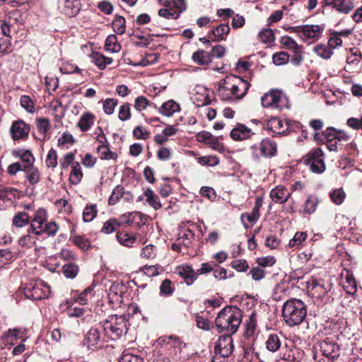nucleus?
I'll return each mask as SVG.
<instances>
[{
	"label": "nucleus",
	"instance_id": "obj_1",
	"mask_svg": "<svg viewBox=\"0 0 362 362\" xmlns=\"http://www.w3.org/2000/svg\"><path fill=\"white\" fill-rule=\"evenodd\" d=\"M250 84L240 76H226L218 83L217 94L222 100L237 101L247 93Z\"/></svg>",
	"mask_w": 362,
	"mask_h": 362
},
{
	"label": "nucleus",
	"instance_id": "obj_2",
	"mask_svg": "<svg viewBox=\"0 0 362 362\" xmlns=\"http://www.w3.org/2000/svg\"><path fill=\"white\" fill-rule=\"evenodd\" d=\"M242 311L236 306H226L218 314L215 324L218 332L235 334L242 321Z\"/></svg>",
	"mask_w": 362,
	"mask_h": 362
},
{
	"label": "nucleus",
	"instance_id": "obj_3",
	"mask_svg": "<svg viewBox=\"0 0 362 362\" xmlns=\"http://www.w3.org/2000/svg\"><path fill=\"white\" fill-rule=\"evenodd\" d=\"M307 315L306 305L300 299L291 298L286 300L282 308V316L289 327L300 325Z\"/></svg>",
	"mask_w": 362,
	"mask_h": 362
},
{
	"label": "nucleus",
	"instance_id": "obj_4",
	"mask_svg": "<svg viewBox=\"0 0 362 362\" xmlns=\"http://www.w3.org/2000/svg\"><path fill=\"white\" fill-rule=\"evenodd\" d=\"M315 349L317 351L313 358L318 362L334 361L341 353V347L335 336L326 337L318 343Z\"/></svg>",
	"mask_w": 362,
	"mask_h": 362
},
{
	"label": "nucleus",
	"instance_id": "obj_5",
	"mask_svg": "<svg viewBox=\"0 0 362 362\" xmlns=\"http://www.w3.org/2000/svg\"><path fill=\"white\" fill-rule=\"evenodd\" d=\"M100 325L104 335L112 340L119 339L127 331L125 317L123 315H110Z\"/></svg>",
	"mask_w": 362,
	"mask_h": 362
},
{
	"label": "nucleus",
	"instance_id": "obj_6",
	"mask_svg": "<svg viewBox=\"0 0 362 362\" xmlns=\"http://www.w3.org/2000/svg\"><path fill=\"white\" fill-rule=\"evenodd\" d=\"M252 159L257 162L260 158H271L277 154V145L276 141L270 138L266 137L259 142L254 143L249 147Z\"/></svg>",
	"mask_w": 362,
	"mask_h": 362
},
{
	"label": "nucleus",
	"instance_id": "obj_7",
	"mask_svg": "<svg viewBox=\"0 0 362 362\" xmlns=\"http://www.w3.org/2000/svg\"><path fill=\"white\" fill-rule=\"evenodd\" d=\"M262 105L264 108L281 110L288 108L289 100L287 96L277 89H273L264 94L261 98Z\"/></svg>",
	"mask_w": 362,
	"mask_h": 362
},
{
	"label": "nucleus",
	"instance_id": "obj_8",
	"mask_svg": "<svg viewBox=\"0 0 362 362\" xmlns=\"http://www.w3.org/2000/svg\"><path fill=\"white\" fill-rule=\"evenodd\" d=\"M232 334H225L219 337L214 346L211 362H225L233 352L234 344Z\"/></svg>",
	"mask_w": 362,
	"mask_h": 362
},
{
	"label": "nucleus",
	"instance_id": "obj_9",
	"mask_svg": "<svg viewBox=\"0 0 362 362\" xmlns=\"http://www.w3.org/2000/svg\"><path fill=\"white\" fill-rule=\"evenodd\" d=\"M302 161L314 173H322L326 169L324 153L320 148L310 151L303 157Z\"/></svg>",
	"mask_w": 362,
	"mask_h": 362
},
{
	"label": "nucleus",
	"instance_id": "obj_10",
	"mask_svg": "<svg viewBox=\"0 0 362 362\" xmlns=\"http://www.w3.org/2000/svg\"><path fill=\"white\" fill-rule=\"evenodd\" d=\"M159 344H165L168 354L173 361H177L180 358L181 350L185 344L182 341L180 337L171 335L169 337H163L158 339Z\"/></svg>",
	"mask_w": 362,
	"mask_h": 362
},
{
	"label": "nucleus",
	"instance_id": "obj_11",
	"mask_svg": "<svg viewBox=\"0 0 362 362\" xmlns=\"http://www.w3.org/2000/svg\"><path fill=\"white\" fill-rule=\"evenodd\" d=\"M49 286L40 281L30 284L24 288V294L26 298L33 300H40L48 296Z\"/></svg>",
	"mask_w": 362,
	"mask_h": 362
},
{
	"label": "nucleus",
	"instance_id": "obj_12",
	"mask_svg": "<svg viewBox=\"0 0 362 362\" xmlns=\"http://www.w3.org/2000/svg\"><path fill=\"white\" fill-rule=\"evenodd\" d=\"M103 329L100 325L95 327H91L86 335V341L89 349L95 350L102 346L103 337L101 332Z\"/></svg>",
	"mask_w": 362,
	"mask_h": 362
},
{
	"label": "nucleus",
	"instance_id": "obj_13",
	"mask_svg": "<svg viewBox=\"0 0 362 362\" xmlns=\"http://www.w3.org/2000/svg\"><path fill=\"white\" fill-rule=\"evenodd\" d=\"M29 131V126L21 119L14 121L10 129L11 137L14 141L28 137Z\"/></svg>",
	"mask_w": 362,
	"mask_h": 362
},
{
	"label": "nucleus",
	"instance_id": "obj_14",
	"mask_svg": "<svg viewBox=\"0 0 362 362\" xmlns=\"http://www.w3.org/2000/svg\"><path fill=\"white\" fill-rule=\"evenodd\" d=\"M230 135L231 138L235 141H242L247 139H253L255 141L259 140L255 133L252 132L250 129L242 124H238L233 129Z\"/></svg>",
	"mask_w": 362,
	"mask_h": 362
},
{
	"label": "nucleus",
	"instance_id": "obj_15",
	"mask_svg": "<svg viewBox=\"0 0 362 362\" xmlns=\"http://www.w3.org/2000/svg\"><path fill=\"white\" fill-rule=\"evenodd\" d=\"M288 124L284 120L273 117L267 123L266 129L273 133L272 136L281 135L288 131Z\"/></svg>",
	"mask_w": 362,
	"mask_h": 362
},
{
	"label": "nucleus",
	"instance_id": "obj_16",
	"mask_svg": "<svg viewBox=\"0 0 362 362\" xmlns=\"http://www.w3.org/2000/svg\"><path fill=\"white\" fill-rule=\"evenodd\" d=\"M323 30L324 28L318 25H305L303 28V35H300V37L305 41L308 40L315 41L320 37Z\"/></svg>",
	"mask_w": 362,
	"mask_h": 362
},
{
	"label": "nucleus",
	"instance_id": "obj_17",
	"mask_svg": "<svg viewBox=\"0 0 362 362\" xmlns=\"http://www.w3.org/2000/svg\"><path fill=\"white\" fill-rule=\"evenodd\" d=\"M47 218V211L44 209H37L33 219L31 220L29 233H34L36 235V232H38L43 227Z\"/></svg>",
	"mask_w": 362,
	"mask_h": 362
},
{
	"label": "nucleus",
	"instance_id": "obj_18",
	"mask_svg": "<svg viewBox=\"0 0 362 362\" xmlns=\"http://www.w3.org/2000/svg\"><path fill=\"white\" fill-rule=\"evenodd\" d=\"M263 199L262 197H258L255 199V204L254 207L252 208V212L250 214L249 213H244L241 215V221L244 224V226L245 228H247L248 226L244 223L245 218L247 220L248 222L251 223H255L259 218V210L260 208L262 206Z\"/></svg>",
	"mask_w": 362,
	"mask_h": 362
},
{
	"label": "nucleus",
	"instance_id": "obj_19",
	"mask_svg": "<svg viewBox=\"0 0 362 362\" xmlns=\"http://www.w3.org/2000/svg\"><path fill=\"white\" fill-rule=\"evenodd\" d=\"M326 5L332 6L338 11L349 13L354 7V0H325Z\"/></svg>",
	"mask_w": 362,
	"mask_h": 362
},
{
	"label": "nucleus",
	"instance_id": "obj_20",
	"mask_svg": "<svg viewBox=\"0 0 362 362\" xmlns=\"http://www.w3.org/2000/svg\"><path fill=\"white\" fill-rule=\"evenodd\" d=\"M177 274L184 279L185 283L190 286L197 279V274L189 265H182L177 269Z\"/></svg>",
	"mask_w": 362,
	"mask_h": 362
},
{
	"label": "nucleus",
	"instance_id": "obj_21",
	"mask_svg": "<svg viewBox=\"0 0 362 362\" xmlns=\"http://www.w3.org/2000/svg\"><path fill=\"white\" fill-rule=\"evenodd\" d=\"M291 193L283 186H276L270 192V197L276 203H285L289 198Z\"/></svg>",
	"mask_w": 362,
	"mask_h": 362
},
{
	"label": "nucleus",
	"instance_id": "obj_22",
	"mask_svg": "<svg viewBox=\"0 0 362 362\" xmlns=\"http://www.w3.org/2000/svg\"><path fill=\"white\" fill-rule=\"evenodd\" d=\"M80 0H63L61 3L62 12L69 17L74 16L79 11Z\"/></svg>",
	"mask_w": 362,
	"mask_h": 362
},
{
	"label": "nucleus",
	"instance_id": "obj_23",
	"mask_svg": "<svg viewBox=\"0 0 362 362\" xmlns=\"http://www.w3.org/2000/svg\"><path fill=\"white\" fill-rule=\"evenodd\" d=\"M180 110V105L173 100H169L163 103L160 107H158V112L168 117H172L174 113Z\"/></svg>",
	"mask_w": 362,
	"mask_h": 362
},
{
	"label": "nucleus",
	"instance_id": "obj_24",
	"mask_svg": "<svg viewBox=\"0 0 362 362\" xmlns=\"http://www.w3.org/2000/svg\"><path fill=\"white\" fill-rule=\"evenodd\" d=\"M230 32V27L228 23L221 24L214 28L209 35L213 41L226 40Z\"/></svg>",
	"mask_w": 362,
	"mask_h": 362
},
{
	"label": "nucleus",
	"instance_id": "obj_25",
	"mask_svg": "<svg viewBox=\"0 0 362 362\" xmlns=\"http://www.w3.org/2000/svg\"><path fill=\"white\" fill-rule=\"evenodd\" d=\"M116 239L120 245L127 247H133V245L137 240V238L134 233H127L124 230L117 231Z\"/></svg>",
	"mask_w": 362,
	"mask_h": 362
},
{
	"label": "nucleus",
	"instance_id": "obj_26",
	"mask_svg": "<svg viewBox=\"0 0 362 362\" xmlns=\"http://www.w3.org/2000/svg\"><path fill=\"white\" fill-rule=\"evenodd\" d=\"M309 284L313 294L318 298L324 296L329 290V285L326 286L322 279H312Z\"/></svg>",
	"mask_w": 362,
	"mask_h": 362
},
{
	"label": "nucleus",
	"instance_id": "obj_27",
	"mask_svg": "<svg viewBox=\"0 0 362 362\" xmlns=\"http://www.w3.org/2000/svg\"><path fill=\"white\" fill-rule=\"evenodd\" d=\"M94 120L95 115L91 112H87L81 116L76 126L81 129V131L87 132L93 124Z\"/></svg>",
	"mask_w": 362,
	"mask_h": 362
},
{
	"label": "nucleus",
	"instance_id": "obj_28",
	"mask_svg": "<svg viewBox=\"0 0 362 362\" xmlns=\"http://www.w3.org/2000/svg\"><path fill=\"white\" fill-rule=\"evenodd\" d=\"M281 337L276 334H270L266 340V348L271 352H276L281 347Z\"/></svg>",
	"mask_w": 362,
	"mask_h": 362
},
{
	"label": "nucleus",
	"instance_id": "obj_29",
	"mask_svg": "<svg viewBox=\"0 0 362 362\" xmlns=\"http://www.w3.org/2000/svg\"><path fill=\"white\" fill-rule=\"evenodd\" d=\"M13 155L16 157H19L21 159V163L23 167L33 166L35 158L30 151L18 150L14 151Z\"/></svg>",
	"mask_w": 362,
	"mask_h": 362
},
{
	"label": "nucleus",
	"instance_id": "obj_30",
	"mask_svg": "<svg viewBox=\"0 0 362 362\" xmlns=\"http://www.w3.org/2000/svg\"><path fill=\"white\" fill-rule=\"evenodd\" d=\"M192 60L199 65H206L211 62L210 52L199 49L194 52L192 57Z\"/></svg>",
	"mask_w": 362,
	"mask_h": 362
},
{
	"label": "nucleus",
	"instance_id": "obj_31",
	"mask_svg": "<svg viewBox=\"0 0 362 362\" xmlns=\"http://www.w3.org/2000/svg\"><path fill=\"white\" fill-rule=\"evenodd\" d=\"M320 202V199L317 194L309 195L304 204V212L308 214L314 213Z\"/></svg>",
	"mask_w": 362,
	"mask_h": 362
},
{
	"label": "nucleus",
	"instance_id": "obj_32",
	"mask_svg": "<svg viewBox=\"0 0 362 362\" xmlns=\"http://www.w3.org/2000/svg\"><path fill=\"white\" fill-rule=\"evenodd\" d=\"M92 62L100 69L103 70L107 64L112 62V59L105 57L99 52H93L90 55Z\"/></svg>",
	"mask_w": 362,
	"mask_h": 362
},
{
	"label": "nucleus",
	"instance_id": "obj_33",
	"mask_svg": "<svg viewBox=\"0 0 362 362\" xmlns=\"http://www.w3.org/2000/svg\"><path fill=\"white\" fill-rule=\"evenodd\" d=\"M83 177L81 165L78 162L72 164V169L69 175V180L73 185H78Z\"/></svg>",
	"mask_w": 362,
	"mask_h": 362
},
{
	"label": "nucleus",
	"instance_id": "obj_34",
	"mask_svg": "<svg viewBox=\"0 0 362 362\" xmlns=\"http://www.w3.org/2000/svg\"><path fill=\"white\" fill-rule=\"evenodd\" d=\"M23 171L26 173V179L30 185H35L40 181V173L34 165L23 167Z\"/></svg>",
	"mask_w": 362,
	"mask_h": 362
},
{
	"label": "nucleus",
	"instance_id": "obj_35",
	"mask_svg": "<svg viewBox=\"0 0 362 362\" xmlns=\"http://www.w3.org/2000/svg\"><path fill=\"white\" fill-rule=\"evenodd\" d=\"M280 42L284 47L293 50L294 52H301L302 51V47L298 45L296 41L290 36H283L281 38Z\"/></svg>",
	"mask_w": 362,
	"mask_h": 362
},
{
	"label": "nucleus",
	"instance_id": "obj_36",
	"mask_svg": "<svg viewBox=\"0 0 362 362\" xmlns=\"http://www.w3.org/2000/svg\"><path fill=\"white\" fill-rule=\"evenodd\" d=\"M144 194L146 197V202L148 204L155 210L160 209L162 207V204L160 202L158 197L151 188H147Z\"/></svg>",
	"mask_w": 362,
	"mask_h": 362
},
{
	"label": "nucleus",
	"instance_id": "obj_37",
	"mask_svg": "<svg viewBox=\"0 0 362 362\" xmlns=\"http://www.w3.org/2000/svg\"><path fill=\"white\" fill-rule=\"evenodd\" d=\"M194 239V233L190 229H186L180 233L177 241L182 243L185 247H189L192 240Z\"/></svg>",
	"mask_w": 362,
	"mask_h": 362
},
{
	"label": "nucleus",
	"instance_id": "obj_38",
	"mask_svg": "<svg viewBox=\"0 0 362 362\" xmlns=\"http://www.w3.org/2000/svg\"><path fill=\"white\" fill-rule=\"evenodd\" d=\"M346 291L349 294H354L357 291V283L351 272L346 271V281L344 285Z\"/></svg>",
	"mask_w": 362,
	"mask_h": 362
},
{
	"label": "nucleus",
	"instance_id": "obj_39",
	"mask_svg": "<svg viewBox=\"0 0 362 362\" xmlns=\"http://www.w3.org/2000/svg\"><path fill=\"white\" fill-rule=\"evenodd\" d=\"M151 105L157 108L156 105L148 100L145 96L139 95L134 99V107L138 112H141L146 110L148 106Z\"/></svg>",
	"mask_w": 362,
	"mask_h": 362
},
{
	"label": "nucleus",
	"instance_id": "obj_40",
	"mask_svg": "<svg viewBox=\"0 0 362 362\" xmlns=\"http://www.w3.org/2000/svg\"><path fill=\"white\" fill-rule=\"evenodd\" d=\"M121 223L116 218H110L105 221L101 228V232L110 234L116 231L121 226Z\"/></svg>",
	"mask_w": 362,
	"mask_h": 362
},
{
	"label": "nucleus",
	"instance_id": "obj_41",
	"mask_svg": "<svg viewBox=\"0 0 362 362\" xmlns=\"http://www.w3.org/2000/svg\"><path fill=\"white\" fill-rule=\"evenodd\" d=\"M59 230V226L54 221H50L45 223L43 227L36 232V235H41L43 233H46L49 236H54L56 235Z\"/></svg>",
	"mask_w": 362,
	"mask_h": 362
},
{
	"label": "nucleus",
	"instance_id": "obj_42",
	"mask_svg": "<svg viewBox=\"0 0 362 362\" xmlns=\"http://www.w3.org/2000/svg\"><path fill=\"white\" fill-rule=\"evenodd\" d=\"M12 222L13 225L17 228L25 226L30 222L28 214L24 211L18 212L13 216Z\"/></svg>",
	"mask_w": 362,
	"mask_h": 362
},
{
	"label": "nucleus",
	"instance_id": "obj_43",
	"mask_svg": "<svg viewBox=\"0 0 362 362\" xmlns=\"http://www.w3.org/2000/svg\"><path fill=\"white\" fill-rule=\"evenodd\" d=\"M303 352L300 349H296L290 350L288 354H285L283 360L285 362H302Z\"/></svg>",
	"mask_w": 362,
	"mask_h": 362
},
{
	"label": "nucleus",
	"instance_id": "obj_44",
	"mask_svg": "<svg viewBox=\"0 0 362 362\" xmlns=\"http://www.w3.org/2000/svg\"><path fill=\"white\" fill-rule=\"evenodd\" d=\"M73 243L83 251H87L91 247L90 241L83 235H74Z\"/></svg>",
	"mask_w": 362,
	"mask_h": 362
},
{
	"label": "nucleus",
	"instance_id": "obj_45",
	"mask_svg": "<svg viewBox=\"0 0 362 362\" xmlns=\"http://www.w3.org/2000/svg\"><path fill=\"white\" fill-rule=\"evenodd\" d=\"M329 197L334 204L340 205L344 202L346 194L342 188H337L329 193Z\"/></svg>",
	"mask_w": 362,
	"mask_h": 362
},
{
	"label": "nucleus",
	"instance_id": "obj_46",
	"mask_svg": "<svg viewBox=\"0 0 362 362\" xmlns=\"http://www.w3.org/2000/svg\"><path fill=\"white\" fill-rule=\"evenodd\" d=\"M314 52L320 57L328 59L333 54V50L329 45H318L314 47Z\"/></svg>",
	"mask_w": 362,
	"mask_h": 362
},
{
	"label": "nucleus",
	"instance_id": "obj_47",
	"mask_svg": "<svg viewBox=\"0 0 362 362\" xmlns=\"http://www.w3.org/2000/svg\"><path fill=\"white\" fill-rule=\"evenodd\" d=\"M124 195V188L122 185H117L113 189L111 196L108 199V204L110 205L116 204L120 199Z\"/></svg>",
	"mask_w": 362,
	"mask_h": 362
},
{
	"label": "nucleus",
	"instance_id": "obj_48",
	"mask_svg": "<svg viewBox=\"0 0 362 362\" xmlns=\"http://www.w3.org/2000/svg\"><path fill=\"white\" fill-rule=\"evenodd\" d=\"M4 337L6 339L11 338V340L21 339L23 341L26 340L24 335V330L20 328L9 329L4 333Z\"/></svg>",
	"mask_w": 362,
	"mask_h": 362
},
{
	"label": "nucleus",
	"instance_id": "obj_49",
	"mask_svg": "<svg viewBox=\"0 0 362 362\" xmlns=\"http://www.w3.org/2000/svg\"><path fill=\"white\" fill-rule=\"evenodd\" d=\"M98 213L95 204L87 206L83 211V219L85 222H90L96 216Z\"/></svg>",
	"mask_w": 362,
	"mask_h": 362
},
{
	"label": "nucleus",
	"instance_id": "obj_50",
	"mask_svg": "<svg viewBox=\"0 0 362 362\" xmlns=\"http://www.w3.org/2000/svg\"><path fill=\"white\" fill-rule=\"evenodd\" d=\"M131 117V105L128 103H124L119 108L118 117L121 121L124 122L130 119Z\"/></svg>",
	"mask_w": 362,
	"mask_h": 362
},
{
	"label": "nucleus",
	"instance_id": "obj_51",
	"mask_svg": "<svg viewBox=\"0 0 362 362\" xmlns=\"http://www.w3.org/2000/svg\"><path fill=\"white\" fill-rule=\"evenodd\" d=\"M118 104V100L116 98H106L103 100V111L107 115H112L114 113L115 108Z\"/></svg>",
	"mask_w": 362,
	"mask_h": 362
},
{
	"label": "nucleus",
	"instance_id": "obj_52",
	"mask_svg": "<svg viewBox=\"0 0 362 362\" xmlns=\"http://www.w3.org/2000/svg\"><path fill=\"white\" fill-rule=\"evenodd\" d=\"M62 272L66 278L74 279L78 272V267L73 263H68L63 266Z\"/></svg>",
	"mask_w": 362,
	"mask_h": 362
},
{
	"label": "nucleus",
	"instance_id": "obj_53",
	"mask_svg": "<svg viewBox=\"0 0 362 362\" xmlns=\"http://www.w3.org/2000/svg\"><path fill=\"white\" fill-rule=\"evenodd\" d=\"M112 27L117 34H123L126 28L124 18L121 16H117L112 21Z\"/></svg>",
	"mask_w": 362,
	"mask_h": 362
},
{
	"label": "nucleus",
	"instance_id": "obj_54",
	"mask_svg": "<svg viewBox=\"0 0 362 362\" xmlns=\"http://www.w3.org/2000/svg\"><path fill=\"white\" fill-rule=\"evenodd\" d=\"M307 234L305 232H297L293 238L289 241V247H298L305 240Z\"/></svg>",
	"mask_w": 362,
	"mask_h": 362
},
{
	"label": "nucleus",
	"instance_id": "obj_55",
	"mask_svg": "<svg viewBox=\"0 0 362 362\" xmlns=\"http://www.w3.org/2000/svg\"><path fill=\"white\" fill-rule=\"evenodd\" d=\"M97 150L102 159L110 160L115 159L117 158V155L114 152L111 151L105 144L99 146Z\"/></svg>",
	"mask_w": 362,
	"mask_h": 362
},
{
	"label": "nucleus",
	"instance_id": "obj_56",
	"mask_svg": "<svg viewBox=\"0 0 362 362\" xmlns=\"http://www.w3.org/2000/svg\"><path fill=\"white\" fill-rule=\"evenodd\" d=\"M31 233H29V229L28 230V234L23 235L18 240V244L21 247H25L27 248H30L34 245L36 242V238L30 235Z\"/></svg>",
	"mask_w": 362,
	"mask_h": 362
},
{
	"label": "nucleus",
	"instance_id": "obj_57",
	"mask_svg": "<svg viewBox=\"0 0 362 362\" xmlns=\"http://www.w3.org/2000/svg\"><path fill=\"white\" fill-rule=\"evenodd\" d=\"M36 124L38 132L44 135H45L51 128L49 120L44 117L37 119Z\"/></svg>",
	"mask_w": 362,
	"mask_h": 362
},
{
	"label": "nucleus",
	"instance_id": "obj_58",
	"mask_svg": "<svg viewBox=\"0 0 362 362\" xmlns=\"http://www.w3.org/2000/svg\"><path fill=\"white\" fill-rule=\"evenodd\" d=\"M57 153L56 150L51 148L47 155L45 163L47 168H54L57 165Z\"/></svg>",
	"mask_w": 362,
	"mask_h": 362
},
{
	"label": "nucleus",
	"instance_id": "obj_59",
	"mask_svg": "<svg viewBox=\"0 0 362 362\" xmlns=\"http://www.w3.org/2000/svg\"><path fill=\"white\" fill-rule=\"evenodd\" d=\"M173 151L170 148L160 146L157 151L156 155L159 160L166 161L173 157Z\"/></svg>",
	"mask_w": 362,
	"mask_h": 362
},
{
	"label": "nucleus",
	"instance_id": "obj_60",
	"mask_svg": "<svg viewBox=\"0 0 362 362\" xmlns=\"http://www.w3.org/2000/svg\"><path fill=\"white\" fill-rule=\"evenodd\" d=\"M156 247L150 244L142 248L141 257L144 259H154L156 257Z\"/></svg>",
	"mask_w": 362,
	"mask_h": 362
},
{
	"label": "nucleus",
	"instance_id": "obj_61",
	"mask_svg": "<svg viewBox=\"0 0 362 362\" xmlns=\"http://www.w3.org/2000/svg\"><path fill=\"white\" fill-rule=\"evenodd\" d=\"M92 296H93V288L88 287L78 294L76 300L81 305H86L88 299Z\"/></svg>",
	"mask_w": 362,
	"mask_h": 362
},
{
	"label": "nucleus",
	"instance_id": "obj_62",
	"mask_svg": "<svg viewBox=\"0 0 362 362\" xmlns=\"http://www.w3.org/2000/svg\"><path fill=\"white\" fill-rule=\"evenodd\" d=\"M141 270L144 272V274L149 277L157 276L163 271L161 267L158 264L151 266L146 265L143 267Z\"/></svg>",
	"mask_w": 362,
	"mask_h": 362
},
{
	"label": "nucleus",
	"instance_id": "obj_63",
	"mask_svg": "<svg viewBox=\"0 0 362 362\" xmlns=\"http://www.w3.org/2000/svg\"><path fill=\"white\" fill-rule=\"evenodd\" d=\"M272 59L276 65L281 66L288 62L289 55L285 52H276L273 54Z\"/></svg>",
	"mask_w": 362,
	"mask_h": 362
},
{
	"label": "nucleus",
	"instance_id": "obj_64",
	"mask_svg": "<svg viewBox=\"0 0 362 362\" xmlns=\"http://www.w3.org/2000/svg\"><path fill=\"white\" fill-rule=\"evenodd\" d=\"M119 362H144V359L139 356L125 351L120 357Z\"/></svg>",
	"mask_w": 362,
	"mask_h": 362
}]
</instances>
